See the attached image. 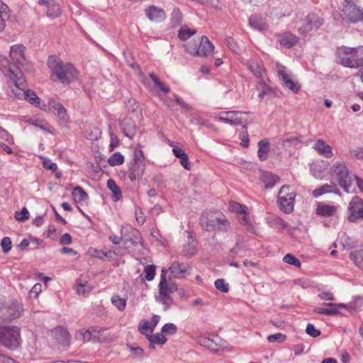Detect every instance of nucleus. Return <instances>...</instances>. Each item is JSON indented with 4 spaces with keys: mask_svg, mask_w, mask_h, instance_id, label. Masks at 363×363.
Returning a JSON list of instances; mask_svg holds the SVG:
<instances>
[{
    "mask_svg": "<svg viewBox=\"0 0 363 363\" xmlns=\"http://www.w3.org/2000/svg\"><path fill=\"white\" fill-rule=\"evenodd\" d=\"M147 339L150 342L156 343L162 345L167 342V338L162 333H156L154 335H147Z\"/></svg>",
    "mask_w": 363,
    "mask_h": 363,
    "instance_id": "obj_43",
    "label": "nucleus"
},
{
    "mask_svg": "<svg viewBox=\"0 0 363 363\" xmlns=\"http://www.w3.org/2000/svg\"><path fill=\"white\" fill-rule=\"evenodd\" d=\"M313 148L322 156L330 158L333 156L332 147L323 140H318L313 145Z\"/></svg>",
    "mask_w": 363,
    "mask_h": 363,
    "instance_id": "obj_26",
    "label": "nucleus"
},
{
    "mask_svg": "<svg viewBox=\"0 0 363 363\" xmlns=\"http://www.w3.org/2000/svg\"><path fill=\"white\" fill-rule=\"evenodd\" d=\"M336 211L337 208L335 206L319 204L318 205L316 213L321 216L329 217L335 215Z\"/></svg>",
    "mask_w": 363,
    "mask_h": 363,
    "instance_id": "obj_35",
    "label": "nucleus"
},
{
    "mask_svg": "<svg viewBox=\"0 0 363 363\" xmlns=\"http://www.w3.org/2000/svg\"><path fill=\"white\" fill-rule=\"evenodd\" d=\"M350 258L359 269L363 271V249L351 251Z\"/></svg>",
    "mask_w": 363,
    "mask_h": 363,
    "instance_id": "obj_36",
    "label": "nucleus"
},
{
    "mask_svg": "<svg viewBox=\"0 0 363 363\" xmlns=\"http://www.w3.org/2000/svg\"><path fill=\"white\" fill-rule=\"evenodd\" d=\"M283 261L296 267H300L301 265L300 260L291 254H286L284 257Z\"/></svg>",
    "mask_w": 363,
    "mask_h": 363,
    "instance_id": "obj_49",
    "label": "nucleus"
},
{
    "mask_svg": "<svg viewBox=\"0 0 363 363\" xmlns=\"http://www.w3.org/2000/svg\"><path fill=\"white\" fill-rule=\"evenodd\" d=\"M324 20L318 14L310 13L304 18L295 21V28L300 34H305L312 30H318L323 24Z\"/></svg>",
    "mask_w": 363,
    "mask_h": 363,
    "instance_id": "obj_5",
    "label": "nucleus"
},
{
    "mask_svg": "<svg viewBox=\"0 0 363 363\" xmlns=\"http://www.w3.org/2000/svg\"><path fill=\"white\" fill-rule=\"evenodd\" d=\"M216 288L223 293H227L229 291V285L223 279H218L215 281Z\"/></svg>",
    "mask_w": 363,
    "mask_h": 363,
    "instance_id": "obj_53",
    "label": "nucleus"
},
{
    "mask_svg": "<svg viewBox=\"0 0 363 363\" xmlns=\"http://www.w3.org/2000/svg\"><path fill=\"white\" fill-rule=\"evenodd\" d=\"M156 267L153 264L147 265L145 267V279L147 281H152L155 276Z\"/></svg>",
    "mask_w": 363,
    "mask_h": 363,
    "instance_id": "obj_54",
    "label": "nucleus"
},
{
    "mask_svg": "<svg viewBox=\"0 0 363 363\" xmlns=\"http://www.w3.org/2000/svg\"><path fill=\"white\" fill-rule=\"evenodd\" d=\"M230 206L233 210L237 213H246L247 207L244 205L240 204L237 202H233L230 203Z\"/></svg>",
    "mask_w": 363,
    "mask_h": 363,
    "instance_id": "obj_64",
    "label": "nucleus"
},
{
    "mask_svg": "<svg viewBox=\"0 0 363 363\" xmlns=\"http://www.w3.org/2000/svg\"><path fill=\"white\" fill-rule=\"evenodd\" d=\"M48 6L47 15L50 18H55L58 17L61 13L60 5L54 0H52Z\"/></svg>",
    "mask_w": 363,
    "mask_h": 363,
    "instance_id": "obj_37",
    "label": "nucleus"
},
{
    "mask_svg": "<svg viewBox=\"0 0 363 363\" xmlns=\"http://www.w3.org/2000/svg\"><path fill=\"white\" fill-rule=\"evenodd\" d=\"M249 23L252 28L260 31L267 30L269 28L267 23L257 16H252L249 19Z\"/></svg>",
    "mask_w": 363,
    "mask_h": 363,
    "instance_id": "obj_32",
    "label": "nucleus"
},
{
    "mask_svg": "<svg viewBox=\"0 0 363 363\" xmlns=\"http://www.w3.org/2000/svg\"><path fill=\"white\" fill-rule=\"evenodd\" d=\"M107 187L112 191L114 197L113 200L118 201L121 197V191L120 187L116 184V182L112 179H109L107 181Z\"/></svg>",
    "mask_w": 363,
    "mask_h": 363,
    "instance_id": "obj_39",
    "label": "nucleus"
},
{
    "mask_svg": "<svg viewBox=\"0 0 363 363\" xmlns=\"http://www.w3.org/2000/svg\"><path fill=\"white\" fill-rule=\"evenodd\" d=\"M149 76L155 85L157 86L164 93L169 92V88L166 86L156 74H155L153 72H151L150 73Z\"/></svg>",
    "mask_w": 363,
    "mask_h": 363,
    "instance_id": "obj_46",
    "label": "nucleus"
},
{
    "mask_svg": "<svg viewBox=\"0 0 363 363\" xmlns=\"http://www.w3.org/2000/svg\"><path fill=\"white\" fill-rule=\"evenodd\" d=\"M121 233L123 236V241L125 244L130 243L133 246H137L141 243L140 233L138 230L132 226H123L121 229Z\"/></svg>",
    "mask_w": 363,
    "mask_h": 363,
    "instance_id": "obj_13",
    "label": "nucleus"
},
{
    "mask_svg": "<svg viewBox=\"0 0 363 363\" xmlns=\"http://www.w3.org/2000/svg\"><path fill=\"white\" fill-rule=\"evenodd\" d=\"M196 252V241L193 238H189L188 243L184 245L182 250V255L189 258Z\"/></svg>",
    "mask_w": 363,
    "mask_h": 363,
    "instance_id": "obj_34",
    "label": "nucleus"
},
{
    "mask_svg": "<svg viewBox=\"0 0 363 363\" xmlns=\"http://www.w3.org/2000/svg\"><path fill=\"white\" fill-rule=\"evenodd\" d=\"M43 166L45 169L55 172L57 169V165L55 162H52L50 160L44 158L43 160Z\"/></svg>",
    "mask_w": 363,
    "mask_h": 363,
    "instance_id": "obj_61",
    "label": "nucleus"
},
{
    "mask_svg": "<svg viewBox=\"0 0 363 363\" xmlns=\"http://www.w3.org/2000/svg\"><path fill=\"white\" fill-rule=\"evenodd\" d=\"M333 174L336 177L340 186L347 193L350 192V188L352 183V177L344 162H336L333 165Z\"/></svg>",
    "mask_w": 363,
    "mask_h": 363,
    "instance_id": "obj_8",
    "label": "nucleus"
},
{
    "mask_svg": "<svg viewBox=\"0 0 363 363\" xmlns=\"http://www.w3.org/2000/svg\"><path fill=\"white\" fill-rule=\"evenodd\" d=\"M91 287L89 286L86 283L85 284H79L77 288V292L78 294H86L91 291Z\"/></svg>",
    "mask_w": 363,
    "mask_h": 363,
    "instance_id": "obj_62",
    "label": "nucleus"
},
{
    "mask_svg": "<svg viewBox=\"0 0 363 363\" xmlns=\"http://www.w3.org/2000/svg\"><path fill=\"white\" fill-rule=\"evenodd\" d=\"M48 66L60 82L68 84L77 79V71L70 63H64L56 56H50Z\"/></svg>",
    "mask_w": 363,
    "mask_h": 363,
    "instance_id": "obj_2",
    "label": "nucleus"
},
{
    "mask_svg": "<svg viewBox=\"0 0 363 363\" xmlns=\"http://www.w3.org/2000/svg\"><path fill=\"white\" fill-rule=\"evenodd\" d=\"M121 129L123 135L129 138H133L137 133V127L134 121L130 118H124L121 123Z\"/></svg>",
    "mask_w": 363,
    "mask_h": 363,
    "instance_id": "obj_20",
    "label": "nucleus"
},
{
    "mask_svg": "<svg viewBox=\"0 0 363 363\" xmlns=\"http://www.w3.org/2000/svg\"><path fill=\"white\" fill-rule=\"evenodd\" d=\"M286 337L285 335L278 333L274 335H270L268 336L267 340L269 342H281L286 340Z\"/></svg>",
    "mask_w": 363,
    "mask_h": 363,
    "instance_id": "obj_58",
    "label": "nucleus"
},
{
    "mask_svg": "<svg viewBox=\"0 0 363 363\" xmlns=\"http://www.w3.org/2000/svg\"><path fill=\"white\" fill-rule=\"evenodd\" d=\"M357 0H345L342 10L343 18L350 23H357L363 20V9L357 4Z\"/></svg>",
    "mask_w": 363,
    "mask_h": 363,
    "instance_id": "obj_7",
    "label": "nucleus"
},
{
    "mask_svg": "<svg viewBox=\"0 0 363 363\" xmlns=\"http://www.w3.org/2000/svg\"><path fill=\"white\" fill-rule=\"evenodd\" d=\"M257 155L261 161H265L268 157L269 151V143L267 139L261 140L258 143Z\"/></svg>",
    "mask_w": 363,
    "mask_h": 363,
    "instance_id": "obj_30",
    "label": "nucleus"
},
{
    "mask_svg": "<svg viewBox=\"0 0 363 363\" xmlns=\"http://www.w3.org/2000/svg\"><path fill=\"white\" fill-rule=\"evenodd\" d=\"M20 328L0 321V344L10 350H17L21 344Z\"/></svg>",
    "mask_w": 363,
    "mask_h": 363,
    "instance_id": "obj_4",
    "label": "nucleus"
},
{
    "mask_svg": "<svg viewBox=\"0 0 363 363\" xmlns=\"http://www.w3.org/2000/svg\"><path fill=\"white\" fill-rule=\"evenodd\" d=\"M72 196L75 201L81 202L84 201L87 197V194L80 186H76L72 191Z\"/></svg>",
    "mask_w": 363,
    "mask_h": 363,
    "instance_id": "obj_42",
    "label": "nucleus"
},
{
    "mask_svg": "<svg viewBox=\"0 0 363 363\" xmlns=\"http://www.w3.org/2000/svg\"><path fill=\"white\" fill-rule=\"evenodd\" d=\"M197 342L210 350L217 352L220 347L223 346V340L218 335H211V337H199Z\"/></svg>",
    "mask_w": 363,
    "mask_h": 363,
    "instance_id": "obj_15",
    "label": "nucleus"
},
{
    "mask_svg": "<svg viewBox=\"0 0 363 363\" xmlns=\"http://www.w3.org/2000/svg\"><path fill=\"white\" fill-rule=\"evenodd\" d=\"M145 12L147 18L152 21L160 22L164 21L166 18L164 11L155 6H150L145 9Z\"/></svg>",
    "mask_w": 363,
    "mask_h": 363,
    "instance_id": "obj_24",
    "label": "nucleus"
},
{
    "mask_svg": "<svg viewBox=\"0 0 363 363\" xmlns=\"http://www.w3.org/2000/svg\"><path fill=\"white\" fill-rule=\"evenodd\" d=\"M108 162L111 166H117L124 162V157L119 152H114L108 160Z\"/></svg>",
    "mask_w": 363,
    "mask_h": 363,
    "instance_id": "obj_44",
    "label": "nucleus"
},
{
    "mask_svg": "<svg viewBox=\"0 0 363 363\" xmlns=\"http://www.w3.org/2000/svg\"><path fill=\"white\" fill-rule=\"evenodd\" d=\"M55 336L58 342L62 345L68 346L69 345V333L65 328L62 327L56 328Z\"/></svg>",
    "mask_w": 363,
    "mask_h": 363,
    "instance_id": "obj_29",
    "label": "nucleus"
},
{
    "mask_svg": "<svg viewBox=\"0 0 363 363\" xmlns=\"http://www.w3.org/2000/svg\"><path fill=\"white\" fill-rule=\"evenodd\" d=\"M177 327L172 323H166L162 328V333L165 335H174L177 333Z\"/></svg>",
    "mask_w": 363,
    "mask_h": 363,
    "instance_id": "obj_51",
    "label": "nucleus"
},
{
    "mask_svg": "<svg viewBox=\"0 0 363 363\" xmlns=\"http://www.w3.org/2000/svg\"><path fill=\"white\" fill-rule=\"evenodd\" d=\"M0 138L2 140H4L7 143L10 144H13L14 139L11 134H10L7 130H6L4 128H2L0 130Z\"/></svg>",
    "mask_w": 363,
    "mask_h": 363,
    "instance_id": "obj_59",
    "label": "nucleus"
},
{
    "mask_svg": "<svg viewBox=\"0 0 363 363\" xmlns=\"http://www.w3.org/2000/svg\"><path fill=\"white\" fill-rule=\"evenodd\" d=\"M23 312V306L17 301L12 302L2 310V314L9 320L19 318Z\"/></svg>",
    "mask_w": 363,
    "mask_h": 363,
    "instance_id": "obj_17",
    "label": "nucleus"
},
{
    "mask_svg": "<svg viewBox=\"0 0 363 363\" xmlns=\"http://www.w3.org/2000/svg\"><path fill=\"white\" fill-rule=\"evenodd\" d=\"M261 180L267 189L272 188L276 184L279 182V177L269 172H264L262 174Z\"/></svg>",
    "mask_w": 363,
    "mask_h": 363,
    "instance_id": "obj_28",
    "label": "nucleus"
},
{
    "mask_svg": "<svg viewBox=\"0 0 363 363\" xmlns=\"http://www.w3.org/2000/svg\"><path fill=\"white\" fill-rule=\"evenodd\" d=\"M271 225L278 229H284L287 227V224L280 217L275 216L271 219Z\"/></svg>",
    "mask_w": 363,
    "mask_h": 363,
    "instance_id": "obj_50",
    "label": "nucleus"
},
{
    "mask_svg": "<svg viewBox=\"0 0 363 363\" xmlns=\"http://www.w3.org/2000/svg\"><path fill=\"white\" fill-rule=\"evenodd\" d=\"M249 112L240 111H226L220 113V121L228 123L231 125H241L247 120L242 117L243 114H247Z\"/></svg>",
    "mask_w": 363,
    "mask_h": 363,
    "instance_id": "obj_14",
    "label": "nucleus"
},
{
    "mask_svg": "<svg viewBox=\"0 0 363 363\" xmlns=\"http://www.w3.org/2000/svg\"><path fill=\"white\" fill-rule=\"evenodd\" d=\"M276 69L281 85L295 94L298 93L301 89V86L292 80L291 74L286 72V67L281 64H277Z\"/></svg>",
    "mask_w": 363,
    "mask_h": 363,
    "instance_id": "obj_12",
    "label": "nucleus"
},
{
    "mask_svg": "<svg viewBox=\"0 0 363 363\" xmlns=\"http://www.w3.org/2000/svg\"><path fill=\"white\" fill-rule=\"evenodd\" d=\"M174 156L180 160V164L185 169H190L188 155L180 148L174 147L172 149Z\"/></svg>",
    "mask_w": 363,
    "mask_h": 363,
    "instance_id": "obj_33",
    "label": "nucleus"
},
{
    "mask_svg": "<svg viewBox=\"0 0 363 363\" xmlns=\"http://www.w3.org/2000/svg\"><path fill=\"white\" fill-rule=\"evenodd\" d=\"M158 287L161 296L166 298H171V294L177 290V284L168 283L164 277L160 279Z\"/></svg>",
    "mask_w": 363,
    "mask_h": 363,
    "instance_id": "obj_25",
    "label": "nucleus"
},
{
    "mask_svg": "<svg viewBox=\"0 0 363 363\" xmlns=\"http://www.w3.org/2000/svg\"><path fill=\"white\" fill-rule=\"evenodd\" d=\"M7 76L14 84V87L12 88V93L18 99L23 98L30 104L40 108L45 107L44 101L36 95L35 92L31 89H24V79L22 77V72L14 73L11 67H10L7 70Z\"/></svg>",
    "mask_w": 363,
    "mask_h": 363,
    "instance_id": "obj_1",
    "label": "nucleus"
},
{
    "mask_svg": "<svg viewBox=\"0 0 363 363\" xmlns=\"http://www.w3.org/2000/svg\"><path fill=\"white\" fill-rule=\"evenodd\" d=\"M199 224L201 228L208 232L226 233L230 223L225 216L216 211H205L202 213Z\"/></svg>",
    "mask_w": 363,
    "mask_h": 363,
    "instance_id": "obj_3",
    "label": "nucleus"
},
{
    "mask_svg": "<svg viewBox=\"0 0 363 363\" xmlns=\"http://www.w3.org/2000/svg\"><path fill=\"white\" fill-rule=\"evenodd\" d=\"M125 106L128 111H130L131 112H134L138 108V104L135 99H129L125 102Z\"/></svg>",
    "mask_w": 363,
    "mask_h": 363,
    "instance_id": "obj_63",
    "label": "nucleus"
},
{
    "mask_svg": "<svg viewBox=\"0 0 363 363\" xmlns=\"http://www.w3.org/2000/svg\"><path fill=\"white\" fill-rule=\"evenodd\" d=\"M348 156L357 160H363V147H357L350 150Z\"/></svg>",
    "mask_w": 363,
    "mask_h": 363,
    "instance_id": "obj_55",
    "label": "nucleus"
},
{
    "mask_svg": "<svg viewBox=\"0 0 363 363\" xmlns=\"http://www.w3.org/2000/svg\"><path fill=\"white\" fill-rule=\"evenodd\" d=\"M306 333L313 337H317L320 335V331L315 328L312 323H308L306 329Z\"/></svg>",
    "mask_w": 363,
    "mask_h": 363,
    "instance_id": "obj_56",
    "label": "nucleus"
},
{
    "mask_svg": "<svg viewBox=\"0 0 363 363\" xmlns=\"http://www.w3.org/2000/svg\"><path fill=\"white\" fill-rule=\"evenodd\" d=\"M112 304L120 311H123L126 306V299L118 295H114L111 298Z\"/></svg>",
    "mask_w": 363,
    "mask_h": 363,
    "instance_id": "obj_41",
    "label": "nucleus"
},
{
    "mask_svg": "<svg viewBox=\"0 0 363 363\" xmlns=\"http://www.w3.org/2000/svg\"><path fill=\"white\" fill-rule=\"evenodd\" d=\"M354 48L341 47L337 50V62L346 67L357 68L358 64L354 60Z\"/></svg>",
    "mask_w": 363,
    "mask_h": 363,
    "instance_id": "obj_10",
    "label": "nucleus"
},
{
    "mask_svg": "<svg viewBox=\"0 0 363 363\" xmlns=\"http://www.w3.org/2000/svg\"><path fill=\"white\" fill-rule=\"evenodd\" d=\"M15 218L21 222H24L29 218V212L26 207L21 209V211L15 213Z\"/></svg>",
    "mask_w": 363,
    "mask_h": 363,
    "instance_id": "obj_52",
    "label": "nucleus"
},
{
    "mask_svg": "<svg viewBox=\"0 0 363 363\" xmlns=\"http://www.w3.org/2000/svg\"><path fill=\"white\" fill-rule=\"evenodd\" d=\"M324 306H329L328 308L316 307L313 309V311L316 313L325 315H337L339 311L337 309V306H343V304H335L331 303H324Z\"/></svg>",
    "mask_w": 363,
    "mask_h": 363,
    "instance_id": "obj_27",
    "label": "nucleus"
},
{
    "mask_svg": "<svg viewBox=\"0 0 363 363\" xmlns=\"http://www.w3.org/2000/svg\"><path fill=\"white\" fill-rule=\"evenodd\" d=\"M77 337L84 341H89L91 338V332L89 330H81L78 331Z\"/></svg>",
    "mask_w": 363,
    "mask_h": 363,
    "instance_id": "obj_60",
    "label": "nucleus"
},
{
    "mask_svg": "<svg viewBox=\"0 0 363 363\" xmlns=\"http://www.w3.org/2000/svg\"><path fill=\"white\" fill-rule=\"evenodd\" d=\"M190 267L186 263H180L174 262L170 265L169 270L170 273L176 278H184L189 274Z\"/></svg>",
    "mask_w": 363,
    "mask_h": 363,
    "instance_id": "obj_18",
    "label": "nucleus"
},
{
    "mask_svg": "<svg viewBox=\"0 0 363 363\" xmlns=\"http://www.w3.org/2000/svg\"><path fill=\"white\" fill-rule=\"evenodd\" d=\"M247 69L259 80L266 79L265 69L256 60H250L246 62Z\"/></svg>",
    "mask_w": 363,
    "mask_h": 363,
    "instance_id": "obj_22",
    "label": "nucleus"
},
{
    "mask_svg": "<svg viewBox=\"0 0 363 363\" xmlns=\"http://www.w3.org/2000/svg\"><path fill=\"white\" fill-rule=\"evenodd\" d=\"M335 190V184H324L318 188H316L313 191V196L314 197H318L324 194L332 192Z\"/></svg>",
    "mask_w": 363,
    "mask_h": 363,
    "instance_id": "obj_38",
    "label": "nucleus"
},
{
    "mask_svg": "<svg viewBox=\"0 0 363 363\" xmlns=\"http://www.w3.org/2000/svg\"><path fill=\"white\" fill-rule=\"evenodd\" d=\"M160 320V316L158 315H153L152 322L147 320H143L142 323L138 325V330L144 334L143 330H150L151 332L153 331L157 323Z\"/></svg>",
    "mask_w": 363,
    "mask_h": 363,
    "instance_id": "obj_31",
    "label": "nucleus"
},
{
    "mask_svg": "<svg viewBox=\"0 0 363 363\" xmlns=\"http://www.w3.org/2000/svg\"><path fill=\"white\" fill-rule=\"evenodd\" d=\"M49 105L52 108L57 111L59 123L62 126H65L69 122V116L64 106L55 99H52L49 101Z\"/></svg>",
    "mask_w": 363,
    "mask_h": 363,
    "instance_id": "obj_16",
    "label": "nucleus"
},
{
    "mask_svg": "<svg viewBox=\"0 0 363 363\" xmlns=\"http://www.w3.org/2000/svg\"><path fill=\"white\" fill-rule=\"evenodd\" d=\"M1 246L4 253H8L12 247L11 238L4 237L1 242Z\"/></svg>",
    "mask_w": 363,
    "mask_h": 363,
    "instance_id": "obj_57",
    "label": "nucleus"
},
{
    "mask_svg": "<svg viewBox=\"0 0 363 363\" xmlns=\"http://www.w3.org/2000/svg\"><path fill=\"white\" fill-rule=\"evenodd\" d=\"M199 57H208L214 49L213 45L210 42L208 38L203 35L199 41Z\"/></svg>",
    "mask_w": 363,
    "mask_h": 363,
    "instance_id": "obj_21",
    "label": "nucleus"
},
{
    "mask_svg": "<svg viewBox=\"0 0 363 363\" xmlns=\"http://www.w3.org/2000/svg\"><path fill=\"white\" fill-rule=\"evenodd\" d=\"M276 36L280 45L285 48H291L296 45L299 40V38L289 32L277 34Z\"/></svg>",
    "mask_w": 363,
    "mask_h": 363,
    "instance_id": "obj_19",
    "label": "nucleus"
},
{
    "mask_svg": "<svg viewBox=\"0 0 363 363\" xmlns=\"http://www.w3.org/2000/svg\"><path fill=\"white\" fill-rule=\"evenodd\" d=\"M347 219L351 223H357L363 220V199L354 196L349 203L347 207Z\"/></svg>",
    "mask_w": 363,
    "mask_h": 363,
    "instance_id": "obj_9",
    "label": "nucleus"
},
{
    "mask_svg": "<svg viewBox=\"0 0 363 363\" xmlns=\"http://www.w3.org/2000/svg\"><path fill=\"white\" fill-rule=\"evenodd\" d=\"M145 169V162H134L133 164H131L129 167V178L130 181L134 182L137 179L140 178L143 175Z\"/></svg>",
    "mask_w": 363,
    "mask_h": 363,
    "instance_id": "obj_23",
    "label": "nucleus"
},
{
    "mask_svg": "<svg viewBox=\"0 0 363 363\" xmlns=\"http://www.w3.org/2000/svg\"><path fill=\"white\" fill-rule=\"evenodd\" d=\"M195 33H196V31L194 30H191L187 28H182L179 30L178 37L182 40L184 41V40H186L187 39H189L191 36H192Z\"/></svg>",
    "mask_w": 363,
    "mask_h": 363,
    "instance_id": "obj_47",
    "label": "nucleus"
},
{
    "mask_svg": "<svg viewBox=\"0 0 363 363\" xmlns=\"http://www.w3.org/2000/svg\"><path fill=\"white\" fill-rule=\"evenodd\" d=\"M186 51L192 56H198L199 53V41H190L184 45Z\"/></svg>",
    "mask_w": 363,
    "mask_h": 363,
    "instance_id": "obj_45",
    "label": "nucleus"
},
{
    "mask_svg": "<svg viewBox=\"0 0 363 363\" xmlns=\"http://www.w3.org/2000/svg\"><path fill=\"white\" fill-rule=\"evenodd\" d=\"M295 197L296 193L291 189L289 186H281L277 197L279 209L285 213H291L294 211Z\"/></svg>",
    "mask_w": 363,
    "mask_h": 363,
    "instance_id": "obj_6",
    "label": "nucleus"
},
{
    "mask_svg": "<svg viewBox=\"0 0 363 363\" xmlns=\"http://www.w3.org/2000/svg\"><path fill=\"white\" fill-rule=\"evenodd\" d=\"M24 51L25 47L21 44L13 45L11 48L10 57L11 63L16 69V71L12 69L14 73L21 72V68L26 65Z\"/></svg>",
    "mask_w": 363,
    "mask_h": 363,
    "instance_id": "obj_11",
    "label": "nucleus"
},
{
    "mask_svg": "<svg viewBox=\"0 0 363 363\" xmlns=\"http://www.w3.org/2000/svg\"><path fill=\"white\" fill-rule=\"evenodd\" d=\"M257 89L260 91L258 94L259 98L263 99L266 95L269 94L272 89L266 83L265 79L259 80L257 86Z\"/></svg>",
    "mask_w": 363,
    "mask_h": 363,
    "instance_id": "obj_40",
    "label": "nucleus"
},
{
    "mask_svg": "<svg viewBox=\"0 0 363 363\" xmlns=\"http://www.w3.org/2000/svg\"><path fill=\"white\" fill-rule=\"evenodd\" d=\"M354 60L357 62L358 67L363 65V47L354 48Z\"/></svg>",
    "mask_w": 363,
    "mask_h": 363,
    "instance_id": "obj_48",
    "label": "nucleus"
}]
</instances>
